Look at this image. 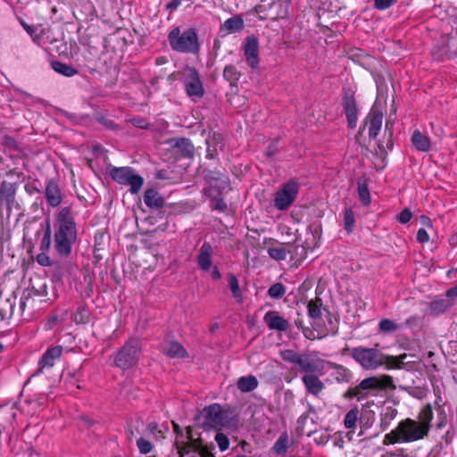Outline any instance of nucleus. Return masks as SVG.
Returning a JSON list of instances; mask_svg holds the SVG:
<instances>
[{
    "mask_svg": "<svg viewBox=\"0 0 457 457\" xmlns=\"http://www.w3.org/2000/svg\"><path fill=\"white\" fill-rule=\"evenodd\" d=\"M62 354V347L61 345L48 348L38 361L37 369L33 376H38L43 373L44 370L53 368L55 361L60 359Z\"/></svg>",
    "mask_w": 457,
    "mask_h": 457,
    "instance_id": "16",
    "label": "nucleus"
},
{
    "mask_svg": "<svg viewBox=\"0 0 457 457\" xmlns=\"http://www.w3.org/2000/svg\"><path fill=\"white\" fill-rule=\"evenodd\" d=\"M360 411L357 406L352 408L345 416L344 425L348 429H354L359 419Z\"/></svg>",
    "mask_w": 457,
    "mask_h": 457,
    "instance_id": "34",
    "label": "nucleus"
},
{
    "mask_svg": "<svg viewBox=\"0 0 457 457\" xmlns=\"http://www.w3.org/2000/svg\"><path fill=\"white\" fill-rule=\"evenodd\" d=\"M228 287L236 301L238 303H242L243 295L239 287L238 279L234 274H228Z\"/></svg>",
    "mask_w": 457,
    "mask_h": 457,
    "instance_id": "35",
    "label": "nucleus"
},
{
    "mask_svg": "<svg viewBox=\"0 0 457 457\" xmlns=\"http://www.w3.org/2000/svg\"><path fill=\"white\" fill-rule=\"evenodd\" d=\"M110 176L115 182L129 186V192L133 195L137 194L144 185L143 177L136 174L131 167H113L110 170Z\"/></svg>",
    "mask_w": 457,
    "mask_h": 457,
    "instance_id": "6",
    "label": "nucleus"
},
{
    "mask_svg": "<svg viewBox=\"0 0 457 457\" xmlns=\"http://www.w3.org/2000/svg\"><path fill=\"white\" fill-rule=\"evenodd\" d=\"M168 40L176 52L196 54L200 51L198 36L193 28L181 32L179 27H173L168 34Z\"/></svg>",
    "mask_w": 457,
    "mask_h": 457,
    "instance_id": "4",
    "label": "nucleus"
},
{
    "mask_svg": "<svg viewBox=\"0 0 457 457\" xmlns=\"http://www.w3.org/2000/svg\"><path fill=\"white\" fill-rule=\"evenodd\" d=\"M411 143L415 149L420 152H428L431 148L429 137L418 129H416L411 136Z\"/></svg>",
    "mask_w": 457,
    "mask_h": 457,
    "instance_id": "25",
    "label": "nucleus"
},
{
    "mask_svg": "<svg viewBox=\"0 0 457 457\" xmlns=\"http://www.w3.org/2000/svg\"><path fill=\"white\" fill-rule=\"evenodd\" d=\"M321 299L316 298L308 303V314L312 319H319L321 316Z\"/></svg>",
    "mask_w": 457,
    "mask_h": 457,
    "instance_id": "38",
    "label": "nucleus"
},
{
    "mask_svg": "<svg viewBox=\"0 0 457 457\" xmlns=\"http://www.w3.org/2000/svg\"><path fill=\"white\" fill-rule=\"evenodd\" d=\"M137 448L142 454L149 453L153 450V445L150 441L140 437L137 440Z\"/></svg>",
    "mask_w": 457,
    "mask_h": 457,
    "instance_id": "46",
    "label": "nucleus"
},
{
    "mask_svg": "<svg viewBox=\"0 0 457 457\" xmlns=\"http://www.w3.org/2000/svg\"><path fill=\"white\" fill-rule=\"evenodd\" d=\"M243 28L244 20L240 16L235 15L224 21L221 25L220 31H225L226 34H231L240 31Z\"/></svg>",
    "mask_w": 457,
    "mask_h": 457,
    "instance_id": "28",
    "label": "nucleus"
},
{
    "mask_svg": "<svg viewBox=\"0 0 457 457\" xmlns=\"http://www.w3.org/2000/svg\"><path fill=\"white\" fill-rule=\"evenodd\" d=\"M212 278L215 280H219L221 278V273L220 272L217 266H214L212 269Z\"/></svg>",
    "mask_w": 457,
    "mask_h": 457,
    "instance_id": "62",
    "label": "nucleus"
},
{
    "mask_svg": "<svg viewBox=\"0 0 457 457\" xmlns=\"http://www.w3.org/2000/svg\"><path fill=\"white\" fill-rule=\"evenodd\" d=\"M418 322H419V317L411 316L405 320L404 325L411 328L412 326L417 325Z\"/></svg>",
    "mask_w": 457,
    "mask_h": 457,
    "instance_id": "60",
    "label": "nucleus"
},
{
    "mask_svg": "<svg viewBox=\"0 0 457 457\" xmlns=\"http://www.w3.org/2000/svg\"><path fill=\"white\" fill-rule=\"evenodd\" d=\"M162 352L170 358H186L187 352L181 344L177 341H166L162 345Z\"/></svg>",
    "mask_w": 457,
    "mask_h": 457,
    "instance_id": "23",
    "label": "nucleus"
},
{
    "mask_svg": "<svg viewBox=\"0 0 457 457\" xmlns=\"http://www.w3.org/2000/svg\"><path fill=\"white\" fill-rule=\"evenodd\" d=\"M449 242L452 245H457V234L452 235L449 238Z\"/></svg>",
    "mask_w": 457,
    "mask_h": 457,
    "instance_id": "64",
    "label": "nucleus"
},
{
    "mask_svg": "<svg viewBox=\"0 0 457 457\" xmlns=\"http://www.w3.org/2000/svg\"><path fill=\"white\" fill-rule=\"evenodd\" d=\"M204 178L208 184V187L204 189L205 195H212L213 192L221 195L229 188L228 177L220 170H204Z\"/></svg>",
    "mask_w": 457,
    "mask_h": 457,
    "instance_id": "9",
    "label": "nucleus"
},
{
    "mask_svg": "<svg viewBox=\"0 0 457 457\" xmlns=\"http://www.w3.org/2000/svg\"><path fill=\"white\" fill-rule=\"evenodd\" d=\"M397 413V410L393 406H386L382 409L379 415V428L381 431H386L389 428L391 422L396 418Z\"/></svg>",
    "mask_w": 457,
    "mask_h": 457,
    "instance_id": "26",
    "label": "nucleus"
},
{
    "mask_svg": "<svg viewBox=\"0 0 457 457\" xmlns=\"http://www.w3.org/2000/svg\"><path fill=\"white\" fill-rule=\"evenodd\" d=\"M355 223L354 214L352 209L346 208L344 212V228L348 232L353 231Z\"/></svg>",
    "mask_w": 457,
    "mask_h": 457,
    "instance_id": "43",
    "label": "nucleus"
},
{
    "mask_svg": "<svg viewBox=\"0 0 457 457\" xmlns=\"http://www.w3.org/2000/svg\"><path fill=\"white\" fill-rule=\"evenodd\" d=\"M175 147L179 149L185 156H191L194 152V145L188 138H179L175 143Z\"/></svg>",
    "mask_w": 457,
    "mask_h": 457,
    "instance_id": "37",
    "label": "nucleus"
},
{
    "mask_svg": "<svg viewBox=\"0 0 457 457\" xmlns=\"http://www.w3.org/2000/svg\"><path fill=\"white\" fill-rule=\"evenodd\" d=\"M144 202L151 209L162 208L165 204L164 198L154 188H148L145 191Z\"/></svg>",
    "mask_w": 457,
    "mask_h": 457,
    "instance_id": "24",
    "label": "nucleus"
},
{
    "mask_svg": "<svg viewBox=\"0 0 457 457\" xmlns=\"http://www.w3.org/2000/svg\"><path fill=\"white\" fill-rule=\"evenodd\" d=\"M215 441L221 452L226 451L229 446V441L228 436L221 432H218L215 435Z\"/></svg>",
    "mask_w": 457,
    "mask_h": 457,
    "instance_id": "47",
    "label": "nucleus"
},
{
    "mask_svg": "<svg viewBox=\"0 0 457 457\" xmlns=\"http://www.w3.org/2000/svg\"><path fill=\"white\" fill-rule=\"evenodd\" d=\"M141 343L139 339L131 337L123 345L114 356V365L123 370L134 367L140 356Z\"/></svg>",
    "mask_w": 457,
    "mask_h": 457,
    "instance_id": "5",
    "label": "nucleus"
},
{
    "mask_svg": "<svg viewBox=\"0 0 457 457\" xmlns=\"http://www.w3.org/2000/svg\"><path fill=\"white\" fill-rule=\"evenodd\" d=\"M239 72L237 68L233 65H227L223 71V77L227 79L231 85L236 83L239 79Z\"/></svg>",
    "mask_w": 457,
    "mask_h": 457,
    "instance_id": "41",
    "label": "nucleus"
},
{
    "mask_svg": "<svg viewBox=\"0 0 457 457\" xmlns=\"http://www.w3.org/2000/svg\"><path fill=\"white\" fill-rule=\"evenodd\" d=\"M183 85L189 97L201 98L204 95L203 82L199 72L194 67H186L183 70Z\"/></svg>",
    "mask_w": 457,
    "mask_h": 457,
    "instance_id": "11",
    "label": "nucleus"
},
{
    "mask_svg": "<svg viewBox=\"0 0 457 457\" xmlns=\"http://www.w3.org/2000/svg\"><path fill=\"white\" fill-rule=\"evenodd\" d=\"M37 262L44 267H49L53 264L47 253H39L36 257Z\"/></svg>",
    "mask_w": 457,
    "mask_h": 457,
    "instance_id": "49",
    "label": "nucleus"
},
{
    "mask_svg": "<svg viewBox=\"0 0 457 457\" xmlns=\"http://www.w3.org/2000/svg\"><path fill=\"white\" fill-rule=\"evenodd\" d=\"M244 54L247 63L256 68L259 63V41L254 36H248L243 46Z\"/></svg>",
    "mask_w": 457,
    "mask_h": 457,
    "instance_id": "17",
    "label": "nucleus"
},
{
    "mask_svg": "<svg viewBox=\"0 0 457 457\" xmlns=\"http://www.w3.org/2000/svg\"><path fill=\"white\" fill-rule=\"evenodd\" d=\"M213 254V247L212 245L208 243L204 242L198 252V254L196 256V262L199 266V268L204 271L208 272L212 268V257Z\"/></svg>",
    "mask_w": 457,
    "mask_h": 457,
    "instance_id": "21",
    "label": "nucleus"
},
{
    "mask_svg": "<svg viewBox=\"0 0 457 457\" xmlns=\"http://www.w3.org/2000/svg\"><path fill=\"white\" fill-rule=\"evenodd\" d=\"M398 0H374V7L378 10H386L392 6Z\"/></svg>",
    "mask_w": 457,
    "mask_h": 457,
    "instance_id": "48",
    "label": "nucleus"
},
{
    "mask_svg": "<svg viewBox=\"0 0 457 457\" xmlns=\"http://www.w3.org/2000/svg\"><path fill=\"white\" fill-rule=\"evenodd\" d=\"M395 457H412L404 448H397L394 451Z\"/></svg>",
    "mask_w": 457,
    "mask_h": 457,
    "instance_id": "57",
    "label": "nucleus"
},
{
    "mask_svg": "<svg viewBox=\"0 0 457 457\" xmlns=\"http://www.w3.org/2000/svg\"><path fill=\"white\" fill-rule=\"evenodd\" d=\"M325 367L332 370L330 377L338 384L349 383L352 379V372L343 365L326 361Z\"/></svg>",
    "mask_w": 457,
    "mask_h": 457,
    "instance_id": "22",
    "label": "nucleus"
},
{
    "mask_svg": "<svg viewBox=\"0 0 457 457\" xmlns=\"http://www.w3.org/2000/svg\"><path fill=\"white\" fill-rule=\"evenodd\" d=\"M289 436L287 432L280 434L272 446V450L278 455H285L289 447Z\"/></svg>",
    "mask_w": 457,
    "mask_h": 457,
    "instance_id": "31",
    "label": "nucleus"
},
{
    "mask_svg": "<svg viewBox=\"0 0 457 457\" xmlns=\"http://www.w3.org/2000/svg\"><path fill=\"white\" fill-rule=\"evenodd\" d=\"M378 328L381 332L390 333L400 329L402 325L396 324L389 319H383L379 321Z\"/></svg>",
    "mask_w": 457,
    "mask_h": 457,
    "instance_id": "42",
    "label": "nucleus"
},
{
    "mask_svg": "<svg viewBox=\"0 0 457 457\" xmlns=\"http://www.w3.org/2000/svg\"><path fill=\"white\" fill-rule=\"evenodd\" d=\"M382 122V112L377 107H372L365 120V124L368 126L369 129L370 137L373 139L377 137L381 129Z\"/></svg>",
    "mask_w": 457,
    "mask_h": 457,
    "instance_id": "18",
    "label": "nucleus"
},
{
    "mask_svg": "<svg viewBox=\"0 0 457 457\" xmlns=\"http://www.w3.org/2000/svg\"><path fill=\"white\" fill-rule=\"evenodd\" d=\"M360 387L362 390H395L396 386L394 379L389 375H381L379 377L372 376L362 379L360 382Z\"/></svg>",
    "mask_w": 457,
    "mask_h": 457,
    "instance_id": "14",
    "label": "nucleus"
},
{
    "mask_svg": "<svg viewBox=\"0 0 457 457\" xmlns=\"http://www.w3.org/2000/svg\"><path fill=\"white\" fill-rule=\"evenodd\" d=\"M203 426L206 428H217L228 422V416L219 403L210 404L203 409Z\"/></svg>",
    "mask_w": 457,
    "mask_h": 457,
    "instance_id": "12",
    "label": "nucleus"
},
{
    "mask_svg": "<svg viewBox=\"0 0 457 457\" xmlns=\"http://www.w3.org/2000/svg\"><path fill=\"white\" fill-rule=\"evenodd\" d=\"M181 4V0H170L166 5V10H169L170 12L177 10Z\"/></svg>",
    "mask_w": 457,
    "mask_h": 457,
    "instance_id": "54",
    "label": "nucleus"
},
{
    "mask_svg": "<svg viewBox=\"0 0 457 457\" xmlns=\"http://www.w3.org/2000/svg\"><path fill=\"white\" fill-rule=\"evenodd\" d=\"M434 412L430 403L425 404L418 412L416 419L406 418L383 438L384 445L410 444L428 437L432 428Z\"/></svg>",
    "mask_w": 457,
    "mask_h": 457,
    "instance_id": "1",
    "label": "nucleus"
},
{
    "mask_svg": "<svg viewBox=\"0 0 457 457\" xmlns=\"http://www.w3.org/2000/svg\"><path fill=\"white\" fill-rule=\"evenodd\" d=\"M351 356L365 370H375L382 365H385L387 370L401 369L405 357V355L400 357L385 355L376 348L363 346L353 348Z\"/></svg>",
    "mask_w": 457,
    "mask_h": 457,
    "instance_id": "3",
    "label": "nucleus"
},
{
    "mask_svg": "<svg viewBox=\"0 0 457 457\" xmlns=\"http://www.w3.org/2000/svg\"><path fill=\"white\" fill-rule=\"evenodd\" d=\"M207 196L211 198V206L213 210H217L220 212H225L227 211V203L222 197H220V195H217L216 192H213L212 195Z\"/></svg>",
    "mask_w": 457,
    "mask_h": 457,
    "instance_id": "39",
    "label": "nucleus"
},
{
    "mask_svg": "<svg viewBox=\"0 0 457 457\" xmlns=\"http://www.w3.org/2000/svg\"><path fill=\"white\" fill-rule=\"evenodd\" d=\"M259 382L253 375L244 376L238 378L237 386L243 393H249L257 388Z\"/></svg>",
    "mask_w": 457,
    "mask_h": 457,
    "instance_id": "29",
    "label": "nucleus"
},
{
    "mask_svg": "<svg viewBox=\"0 0 457 457\" xmlns=\"http://www.w3.org/2000/svg\"><path fill=\"white\" fill-rule=\"evenodd\" d=\"M445 295L447 296L448 299H451L452 301L453 298H457V285L455 287L449 288L446 291Z\"/></svg>",
    "mask_w": 457,
    "mask_h": 457,
    "instance_id": "59",
    "label": "nucleus"
},
{
    "mask_svg": "<svg viewBox=\"0 0 457 457\" xmlns=\"http://www.w3.org/2000/svg\"><path fill=\"white\" fill-rule=\"evenodd\" d=\"M19 184L16 182H8L4 180L0 185V207L4 206L7 216L11 215L12 208L18 206L16 202V193Z\"/></svg>",
    "mask_w": 457,
    "mask_h": 457,
    "instance_id": "13",
    "label": "nucleus"
},
{
    "mask_svg": "<svg viewBox=\"0 0 457 457\" xmlns=\"http://www.w3.org/2000/svg\"><path fill=\"white\" fill-rule=\"evenodd\" d=\"M303 335H304V337L306 338H308V339H314V337H312L314 333H313V331L312 329L305 328V329H303Z\"/></svg>",
    "mask_w": 457,
    "mask_h": 457,
    "instance_id": "63",
    "label": "nucleus"
},
{
    "mask_svg": "<svg viewBox=\"0 0 457 457\" xmlns=\"http://www.w3.org/2000/svg\"><path fill=\"white\" fill-rule=\"evenodd\" d=\"M51 66L54 71L65 77H72L78 73L72 66L58 61L53 62Z\"/></svg>",
    "mask_w": 457,
    "mask_h": 457,
    "instance_id": "33",
    "label": "nucleus"
},
{
    "mask_svg": "<svg viewBox=\"0 0 457 457\" xmlns=\"http://www.w3.org/2000/svg\"><path fill=\"white\" fill-rule=\"evenodd\" d=\"M57 322L58 317L55 315L51 316L48 318L46 327L47 329H52L57 324Z\"/></svg>",
    "mask_w": 457,
    "mask_h": 457,
    "instance_id": "58",
    "label": "nucleus"
},
{
    "mask_svg": "<svg viewBox=\"0 0 457 457\" xmlns=\"http://www.w3.org/2000/svg\"><path fill=\"white\" fill-rule=\"evenodd\" d=\"M321 361L322 368L320 371H301V373H303L301 380L306 394L311 395L317 399L321 397V395L326 388L324 382L320 378V376L323 374L326 361L321 359Z\"/></svg>",
    "mask_w": 457,
    "mask_h": 457,
    "instance_id": "8",
    "label": "nucleus"
},
{
    "mask_svg": "<svg viewBox=\"0 0 457 457\" xmlns=\"http://www.w3.org/2000/svg\"><path fill=\"white\" fill-rule=\"evenodd\" d=\"M263 321L271 330L285 332L289 328L288 320L280 316L276 311L267 312L263 317Z\"/></svg>",
    "mask_w": 457,
    "mask_h": 457,
    "instance_id": "19",
    "label": "nucleus"
},
{
    "mask_svg": "<svg viewBox=\"0 0 457 457\" xmlns=\"http://www.w3.org/2000/svg\"><path fill=\"white\" fill-rule=\"evenodd\" d=\"M280 357L283 361L296 364L301 371H320L321 370V358L312 357L309 354H302L297 352L287 349L280 352Z\"/></svg>",
    "mask_w": 457,
    "mask_h": 457,
    "instance_id": "7",
    "label": "nucleus"
},
{
    "mask_svg": "<svg viewBox=\"0 0 457 457\" xmlns=\"http://www.w3.org/2000/svg\"><path fill=\"white\" fill-rule=\"evenodd\" d=\"M287 293V287L280 282H277L270 287L267 295L272 299H281Z\"/></svg>",
    "mask_w": 457,
    "mask_h": 457,
    "instance_id": "36",
    "label": "nucleus"
},
{
    "mask_svg": "<svg viewBox=\"0 0 457 457\" xmlns=\"http://www.w3.org/2000/svg\"><path fill=\"white\" fill-rule=\"evenodd\" d=\"M298 183L294 180H290L284 184L283 187L275 194L273 200L274 207L279 211L287 210L295 202L298 195Z\"/></svg>",
    "mask_w": 457,
    "mask_h": 457,
    "instance_id": "10",
    "label": "nucleus"
},
{
    "mask_svg": "<svg viewBox=\"0 0 457 457\" xmlns=\"http://www.w3.org/2000/svg\"><path fill=\"white\" fill-rule=\"evenodd\" d=\"M369 179L361 176L357 179L358 195L363 205L367 206L370 204V195L368 187Z\"/></svg>",
    "mask_w": 457,
    "mask_h": 457,
    "instance_id": "30",
    "label": "nucleus"
},
{
    "mask_svg": "<svg viewBox=\"0 0 457 457\" xmlns=\"http://www.w3.org/2000/svg\"><path fill=\"white\" fill-rule=\"evenodd\" d=\"M131 122L137 128L146 129L148 127V122L144 119H133Z\"/></svg>",
    "mask_w": 457,
    "mask_h": 457,
    "instance_id": "55",
    "label": "nucleus"
},
{
    "mask_svg": "<svg viewBox=\"0 0 457 457\" xmlns=\"http://www.w3.org/2000/svg\"><path fill=\"white\" fill-rule=\"evenodd\" d=\"M24 188L29 195H33L35 193L40 192L39 188L37 187L35 182H29L25 184Z\"/></svg>",
    "mask_w": 457,
    "mask_h": 457,
    "instance_id": "53",
    "label": "nucleus"
},
{
    "mask_svg": "<svg viewBox=\"0 0 457 457\" xmlns=\"http://www.w3.org/2000/svg\"><path fill=\"white\" fill-rule=\"evenodd\" d=\"M420 220H421V223L424 226L428 227V228L432 227V221H431V220L428 216L421 215L420 216Z\"/></svg>",
    "mask_w": 457,
    "mask_h": 457,
    "instance_id": "61",
    "label": "nucleus"
},
{
    "mask_svg": "<svg viewBox=\"0 0 457 457\" xmlns=\"http://www.w3.org/2000/svg\"><path fill=\"white\" fill-rule=\"evenodd\" d=\"M78 237L75 213L71 206L62 208L54 222V250L61 258L71 253L72 246Z\"/></svg>",
    "mask_w": 457,
    "mask_h": 457,
    "instance_id": "2",
    "label": "nucleus"
},
{
    "mask_svg": "<svg viewBox=\"0 0 457 457\" xmlns=\"http://www.w3.org/2000/svg\"><path fill=\"white\" fill-rule=\"evenodd\" d=\"M453 305V302L451 299L438 298L435 299L429 303V311L432 315H439L444 313Z\"/></svg>",
    "mask_w": 457,
    "mask_h": 457,
    "instance_id": "27",
    "label": "nucleus"
},
{
    "mask_svg": "<svg viewBox=\"0 0 457 457\" xmlns=\"http://www.w3.org/2000/svg\"><path fill=\"white\" fill-rule=\"evenodd\" d=\"M362 389L360 387V384L354 388H349L344 394V397L345 399H353L356 398L358 401H361L367 397L365 394H363Z\"/></svg>",
    "mask_w": 457,
    "mask_h": 457,
    "instance_id": "44",
    "label": "nucleus"
},
{
    "mask_svg": "<svg viewBox=\"0 0 457 457\" xmlns=\"http://www.w3.org/2000/svg\"><path fill=\"white\" fill-rule=\"evenodd\" d=\"M147 431L154 435V436H156V434L157 433H160L161 431L159 430V428H158V424L155 423V422H150L148 425H147Z\"/></svg>",
    "mask_w": 457,
    "mask_h": 457,
    "instance_id": "56",
    "label": "nucleus"
},
{
    "mask_svg": "<svg viewBox=\"0 0 457 457\" xmlns=\"http://www.w3.org/2000/svg\"><path fill=\"white\" fill-rule=\"evenodd\" d=\"M45 196L47 204L52 207H57L62 202V193L58 183L54 179H49L46 181Z\"/></svg>",
    "mask_w": 457,
    "mask_h": 457,
    "instance_id": "20",
    "label": "nucleus"
},
{
    "mask_svg": "<svg viewBox=\"0 0 457 457\" xmlns=\"http://www.w3.org/2000/svg\"><path fill=\"white\" fill-rule=\"evenodd\" d=\"M34 302V299L29 294L28 295H24L21 299L20 308L24 312L26 307L31 305Z\"/></svg>",
    "mask_w": 457,
    "mask_h": 457,
    "instance_id": "52",
    "label": "nucleus"
},
{
    "mask_svg": "<svg viewBox=\"0 0 457 457\" xmlns=\"http://www.w3.org/2000/svg\"><path fill=\"white\" fill-rule=\"evenodd\" d=\"M411 216H412V214H411V212L410 211V209L405 208L398 215V220L402 224H406L411 220Z\"/></svg>",
    "mask_w": 457,
    "mask_h": 457,
    "instance_id": "50",
    "label": "nucleus"
},
{
    "mask_svg": "<svg viewBox=\"0 0 457 457\" xmlns=\"http://www.w3.org/2000/svg\"><path fill=\"white\" fill-rule=\"evenodd\" d=\"M269 256L276 261H284L287 258V251L284 245L278 247H269L267 249Z\"/></svg>",
    "mask_w": 457,
    "mask_h": 457,
    "instance_id": "40",
    "label": "nucleus"
},
{
    "mask_svg": "<svg viewBox=\"0 0 457 457\" xmlns=\"http://www.w3.org/2000/svg\"><path fill=\"white\" fill-rule=\"evenodd\" d=\"M417 240L420 244H425L429 241V236L425 228H421L418 230Z\"/></svg>",
    "mask_w": 457,
    "mask_h": 457,
    "instance_id": "51",
    "label": "nucleus"
},
{
    "mask_svg": "<svg viewBox=\"0 0 457 457\" xmlns=\"http://www.w3.org/2000/svg\"><path fill=\"white\" fill-rule=\"evenodd\" d=\"M342 104L344 107V112L346 116L348 127L354 129L358 120L359 110L356 105L353 93L351 90L345 92L342 98Z\"/></svg>",
    "mask_w": 457,
    "mask_h": 457,
    "instance_id": "15",
    "label": "nucleus"
},
{
    "mask_svg": "<svg viewBox=\"0 0 457 457\" xmlns=\"http://www.w3.org/2000/svg\"><path fill=\"white\" fill-rule=\"evenodd\" d=\"M90 319V311L85 304H80L77 307L73 313V320L77 324H87Z\"/></svg>",
    "mask_w": 457,
    "mask_h": 457,
    "instance_id": "32",
    "label": "nucleus"
},
{
    "mask_svg": "<svg viewBox=\"0 0 457 457\" xmlns=\"http://www.w3.org/2000/svg\"><path fill=\"white\" fill-rule=\"evenodd\" d=\"M51 228L48 226L40 242V253H47L51 247Z\"/></svg>",
    "mask_w": 457,
    "mask_h": 457,
    "instance_id": "45",
    "label": "nucleus"
}]
</instances>
